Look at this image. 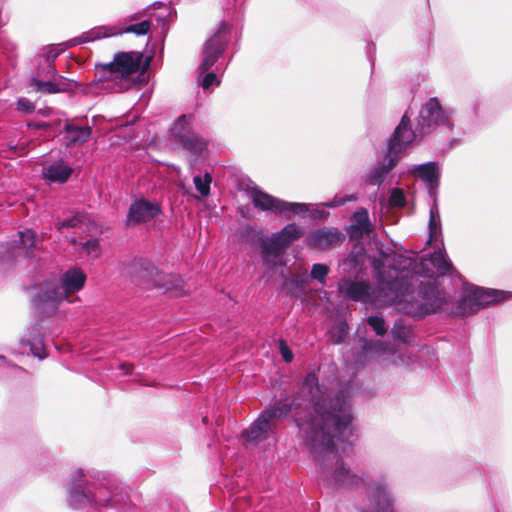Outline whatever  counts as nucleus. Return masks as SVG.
I'll list each match as a JSON object with an SVG mask.
<instances>
[{
    "label": "nucleus",
    "mask_w": 512,
    "mask_h": 512,
    "mask_svg": "<svg viewBox=\"0 0 512 512\" xmlns=\"http://www.w3.org/2000/svg\"><path fill=\"white\" fill-rule=\"evenodd\" d=\"M14 149L15 151H17L18 149H20V153H23L24 152V147L22 146L21 148H18V146H14Z\"/></svg>",
    "instance_id": "nucleus-47"
},
{
    "label": "nucleus",
    "mask_w": 512,
    "mask_h": 512,
    "mask_svg": "<svg viewBox=\"0 0 512 512\" xmlns=\"http://www.w3.org/2000/svg\"><path fill=\"white\" fill-rule=\"evenodd\" d=\"M88 479L83 469H77L72 474L68 487V503L72 508H108L123 503L124 496L118 484L111 478Z\"/></svg>",
    "instance_id": "nucleus-3"
},
{
    "label": "nucleus",
    "mask_w": 512,
    "mask_h": 512,
    "mask_svg": "<svg viewBox=\"0 0 512 512\" xmlns=\"http://www.w3.org/2000/svg\"><path fill=\"white\" fill-rule=\"evenodd\" d=\"M329 273V267L325 264H314L311 269V277L317 280L320 284L324 285L326 282V277Z\"/></svg>",
    "instance_id": "nucleus-31"
},
{
    "label": "nucleus",
    "mask_w": 512,
    "mask_h": 512,
    "mask_svg": "<svg viewBox=\"0 0 512 512\" xmlns=\"http://www.w3.org/2000/svg\"><path fill=\"white\" fill-rule=\"evenodd\" d=\"M294 412L295 422L307 446L314 454L317 471L323 484L332 487L363 489L371 508L363 512H394V497L384 480H372L367 474H358L346 466L340 451L350 447L351 407L343 391L319 385L314 372L308 373L301 394L292 404L280 400L265 409L243 431L247 443L258 444L273 434L272 420Z\"/></svg>",
    "instance_id": "nucleus-1"
},
{
    "label": "nucleus",
    "mask_w": 512,
    "mask_h": 512,
    "mask_svg": "<svg viewBox=\"0 0 512 512\" xmlns=\"http://www.w3.org/2000/svg\"><path fill=\"white\" fill-rule=\"evenodd\" d=\"M416 173L429 187L430 191L436 189L439 184V169L433 162L415 166L412 170Z\"/></svg>",
    "instance_id": "nucleus-22"
},
{
    "label": "nucleus",
    "mask_w": 512,
    "mask_h": 512,
    "mask_svg": "<svg viewBox=\"0 0 512 512\" xmlns=\"http://www.w3.org/2000/svg\"><path fill=\"white\" fill-rule=\"evenodd\" d=\"M302 236L303 230L295 223H291L270 237L263 239L261 242V257L264 264L269 268L280 265L283 251Z\"/></svg>",
    "instance_id": "nucleus-7"
},
{
    "label": "nucleus",
    "mask_w": 512,
    "mask_h": 512,
    "mask_svg": "<svg viewBox=\"0 0 512 512\" xmlns=\"http://www.w3.org/2000/svg\"><path fill=\"white\" fill-rule=\"evenodd\" d=\"M60 54V51L56 48H48L45 53H44V59H45V62L46 64H52L56 58L59 56Z\"/></svg>",
    "instance_id": "nucleus-41"
},
{
    "label": "nucleus",
    "mask_w": 512,
    "mask_h": 512,
    "mask_svg": "<svg viewBox=\"0 0 512 512\" xmlns=\"http://www.w3.org/2000/svg\"><path fill=\"white\" fill-rule=\"evenodd\" d=\"M280 352H281V355H282L284 361L290 362L293 359L292 351L288 348V346L283 341L280 342Z\"/></svg>",
    "instance_id": "nucleus-42"
},
{
    "label": "nucleus",
    "mask_w": 512,
    "mask_h": 512,
    "mask_svg": "<svg viewBox=\"0 0 512 512\" xmlns=\"http://www.w3.org/2000/svg\"><path fill=\"white\" fill-rule=\"evenodd\" d=\"M85 281L86 275L80 268H70L61 276L60 288H47L36 294L33 307L39 314L49 316L57 310L64 297L71 302L69 295L81 290Z\"/></svg>",
    "instance_id": "nucleus-4"
},
{
    "label": "nucleus",
    "mask_w": 512,
    "mask_h": 512,
    "mask_svg": "<svg viewBox=\"0 0 512 512\" xmlns=\"http://www.w3.org/2000/svg\"><path fill=\"white\" fill-rule=\"evenodd\" d=\"M133 272L140 283L163 291L182 290V279L177 275L159 271L151 262L141 260L133 266Z\"/></svg>",
    "instance_id": "nucleus-11"
},
{
    "label": "nucleus",
    "mask_w": 512,
    "mask_h": 512,
    "mask_svg": "<svg viewBox=\"0 0 512 512\" xmlns=\"http://www.w3.org/2000/svg\"><path fill=\"white\" fill-rule=\"evenodd\" d=\"M378 288L372 289L365 281L342 279L338 288L348 298L374 304L376 307L391 305L394 302H406L411 294L408 281L409 271H400L395 267H377Z\"/></svg>",
    "instance_id": "nucleus-2"
},
{
    "label": "nucleus",
    "mask_w": 512,
    "mask_h": 512,
    "mask_svg": "<svg viewBox=\"0 0 512 512\" xmlns=\"http://www.w3.org/2000/svg\"><path fill=\"white\" fill-rule=\"evenodd\" d=\"M147 10H148V9H145V10H143L142 12H136V13H134V14L130 15V16L127 18V20H128V21H136V20H138L140 17H142V16H144V15H145V13H146V11H147Z\"/></svg>",
    "instance_id": "nucleus-45"
},
{
    "label": "nucleus",
    "mask_w": 512,
    "mask_h": 512,
    "mask_svg": "<svg viewBox=\"0 0 512 512\" xmlns=\"http://www.w3.org/2000/svg\"><path fill=\"white\" fill-rule=\"evenodd\" d=\"M396 352L394 346L387 342L363 340L362 351L358 356L357 363L365 365L371 361L385 357L386 355H394Z\"/></svg>",
    "instance_id": "nucleus-17"
},
{
    "label": "nucleus",
    "mask_w": 512,
    "mask_h": 512,
    "mask_svg": "<svg viewBox=\"0 0 512 512\" xmlns=\"http://www.w3.org/2000/svg\"><path fill=\"white\" fill-rule=\"evenodd\" d=\"M119 369L122 371V375H129L132 372V365L123 363L119 365Z\"/></svg>",
    "instance_id": "nucleus-44"
},
{
    "label": "nucleus",
    "mask_w": 512,
    "mask_h": 512,
    "mask_svg": "<svg viewBox=\"0 0 512 512\" xmlns=\"http://www.w3.org/2000/svg\"><path fill=\"white\" fill-rule=\"evenodd\" d=\"M72 169L62 162L43 168L42 175L48 182L64 183L68 180Z\"/></svg>",
    "instance_id": "nucleus-23"
},
{
    "label": "nucleus",
    "mask_w": 512,
    "mask_h": 512,
    "mask_svg": "<svg viewBox=\"0 0 512 512\" xmlns=\"http://www.w3.org/2000/svg\"><path fill=\"white\" fill-rule=\"evenodd\" d=\"M312 205L298 202L284 201L281 203L279 215L286 219H291L292 215L304 217L307 213L311 212Z\"/></svg>",
    "instance_id": "nucleus-26"
},
{
    "label": "nucleus",
    "mask_w": 512,
    "mask_h": 512,
    "mask_svg": "<svg viewBox=\"0 0 512 512\" xmlns=\"http://www.w3.org/2000/svg\"><path fill=\"white\" fill-rule=\"evenodd\" d=\"M220 80L217 78L216 74L213 72L207 73L202 79V87L203 89H209L212 85H219Z\"/></svg>",
    "instance_id": "nucleus-37"
},
{
    "label": "nucleus",
    "mask_w": 512,
    "mask_h": 512,
    "mask_svg": "<svg viewBox=\"0 0 512 512\" xmlns=\"http://www.w3.org/2000/svg\"><path fill=\"white\" fill-rule=\"evenodd\" d=\"M82 222V216L80 215H75L73 216L72 218L70 219H67V220H64L62 222H59L57 224L58 226V229H62V228H65V227H76L78 226L80 223Z\"/></svg>",
    "instance_id": "nucleus-38"
},
{
    "label": "nucleus",
    "mask_w": 512,
    "mask_h": 512,
    "mask_svg": "<svg viewBox=\"0 0 512 512\" xmlns=\"http://www.w3.org/2000/svg\"><path fill=\"white\" fill-rule=\"evenodd\" d=\"M194 116L183 114L179 116L169 131L170 141L184 150L200 156L206 149L207 143L192 129Z\"/></svg>",
    "instance_id": "nucleus-9"
},
{
    "label": "nucleus",
    "mask_w": 512,
    "mask_h": 512,
    "mask_svg": "<svg viewBox=\"0 0 512 512\" xmlns=\"http://www.w3.org/2000/svg\"><path fill=\"white\" fill-rule=\"evenodd\" d=\"M83 249L88 255L97 257L100 253L99 241L97 239H91L83 244Z\"/></svg>",
    "instance_id": "nucleus-34"
},
{
    "label": "nucleus",
    "mask_w": 512,
    "mask_h": 512,
    "mask_svg": "<svg viewBox=\"0 0 512 512\" xmlns=\"http://www.w3.org/2000/svg\"><path fill=\"white\" fill-rule=\"evenodd\" d=\"M409 124L410 120L407 113H405L400 124L395 129L393 137L389 140L387 154L383 163L373 168L367 176L369 184L380 186L396 165L399 155L415 140V134L409 127Z\"/></svg>",
    "instance_id": "nucleus-5"
},
{
    "label": "nucleus",
    "mask_w": 512,
    "mask_h": 512,
    "mask_svg": "<svg viewBox=\"0 0 512 512\" xmlns=\"http://www.w3.org/2000/svg\"><path fill=\"white\" fill-rule=\"evenodd\" d=\"M454 110L443 108L437 98H430L421 108L417 120V132L412 131L417 136H423L432 128L437 126L452 127L451 119Z\"/></svg>",
    "instance_id": "nucleus-10"
},
{
    "label": "nucleus",
    "mask_w": 512,
    "mask_h": 512,
    "mask_svg": "<svg viewBox=\"0 0 512 512\" xmlns=\"http://www.w3.org/2000/svg\"><path fill=\"white\" fill-rule=\"evenodd\" d=\"M249 194L250 199L256 208L279 215L280 206L281 203H283V200L267 194L258 188H252Z\"/></svg>",
    "instance_id": "nucleus-20"
},
{
    "label": "nucleus",
    "mask_w": 512,
    "mask_h": 512,
    "mask_svg": "<svg viewBox=\"0 0 512 512\" xmlns=\"http://www.w3.org/2000/svg\"><path fill=\"white\" fill-rule=\"evenodd\" d=\"M40 73V77H42L41 79H54V80H58V79H64L63 77L59 76L57 74V71L52 67V64H45V66L42 68L41 71L38 72V74Z\"/></svg>",
    "instance_id": "nucleus-35"
},
{
    "label": "nucleus",
    "mask_w": 512,
    "mask_h": 512,
    "mask_svg": "<svg viewBox=\"0 0 512 512\" xmlns=\"http://www.w3.org/2000/svg\"><path fill=\"white\" fill-rule=\"evenodd\" d=\"M6 364H7V360L5 359V357L0 355V366L6 365Z\"/></svg>",
    "instance_id": "nucleus-46"
},
{
    "label": "nucleus",
    "mask_w": 512,
    "mask_h": 512,
    "mask_svg": "<svg viewBox=\"0 0 512 512\" xmlns=\"http://www.w3.org/2000/svg\"><path fill=\"white\" fill-rule=\"evenodd\" d=\"M17 109L24 113H31L34 110V105L30 100L26 98H20L17 101Z\"/></svg>",
    "instance_id": "nucleus-40"
},
{
    "label": "nucleus",
    "mask_w": 512,
    "mask_h": 512,
    "mask_svg": "<svg viewBox=\"0 0 512 512\" xmlns=\"http://www.w3.org/2000/svg\"><path fill=\"white\" fill-rule=\"evenodd\" d=\"M31 86H33L36 91L52 94L68 91L71 89L72 85L65 79H40L39 73L36 77L31 79Z\"/></svg>",
    "instance_id": "nucleus-21"
},
{
    "label": "nucleus",
    "mask_w": 512,
    "mask_h": 512,
    "mask_svg": "<svg viewBox=\"0 0 512 512\" xmlns=\"http://www.w3.org/2000/svg\"><path fill=\"white\" fill-rule=\"evenodd\" d=\"M355 200H356L355 195H351L349 197L335 196V198L332 201L323 203L322 205L326 206V207L333 208V207L341 206V205L345 204L347 201H355Z\"/></svg>",
    "instance_id": "nucleus-36"
},
{
    "label": "nucleus",
    "mask_w": 512,
    "mask_h": 512,
    "mask_svg": "<svg viewBox=\"0 0 512 512\" xmlns=\"http://www.w3.org/2000/svg\"><path fill=\"white\" fill-rule=\"evenodd\" d=\"M161 209L157 203L146 200H139L130 206L127 222L128 224H139L155 218Z\"/></svg>",
    "instance_id": "nucleus-19"
},
{
    "label": "nucleus",
    "mask_w": 512,
    "mask_h": 512,
    "mask_svg": "<svg viewBox=\"0 0 512 512\" xmlns=\"http://www.w3.org/2000/svg\"><path fill=\"white\" fill-rule=\"evenodd\" d=\"M419 295L421 302L419 304V314L424 315L431 312L443 311L447 304L448 295L432 282L421 284Z\"/></svg>",
    "instance_id": "nucleus-15"
},
{
    "label": "nucleus",
    "mask_w": 512,
    "mask_h": 512,
    "mask_svg": "<svg viewBox=\"0 0 512 512\" xmlns=\"http://www.w3.org/2000/svg\"><path fill=\"white\" fill-rule=\"evenodd\" d=\"M391 333L394 339L407 342L410 336V328L402 320H398L394 323Z\"/></svg>",
    "instance_id": "nucleus-30"
},
{
    "label": "nucleus",
    "mask_w": 512,
    "mask_h": 512,
    "mask_svg": "<svg viewBox=\"0 0 512 512\" xmlns=\"http://www.w3.org/2000/svg\"><path fill=\"white\" fill-rule=\"evenodd\" d=\"M19 244L4 247L0 245V260L15 259L17 256H29L30 250L35 246V233L32 230H25L18 233Z\"/></svg>",
    "instance_id": "nucleus-18"
},
{
    "label": "nucleus",
    "mask_w": 512,
    "mask_h": 512,
    "mask_svg": "<svg viewBox=\"0 0 512 512\" xmlns=\"http://www.w3.org/2000/svg\"><path fill=\"white\" fill-rule=\"evenodd\" d=\"M142 54L138 52H120L109 63L96 66L100 80L112 82L111 89L120 91L129 87V78L136 73L142 62Z\"/></svg>",
    "instance_id": "nucleus-6"
},
{
    "label": "nucleus",
    "mask_w": 512,
    "mask_h": 512,
    "mask_svg": "<svg viewBox=\"0 0 512 512\" xmlns=\"http://www.w3.org/2000/svg\"><path fill=\"white\" fill-rule=\"evenodd\" d=\"M335 330L331 331V340L334 343H340L343 341L346 335V324L342 323L339 327H337V335H335Z\"/></svg>",
    "instance_id": "nucleus-39"
},
{
    "label": "nucleus",
    "mask_w": 512,
    "mask_h": 512,
    "mask_svg": "<svg viewBox=\"0 0 512 512\" xmlns=\"http://www.w3.org/2000/svg\"><path fill=\"white\" fill-rule=\"evenodd\" d=\"M229 42V26L222 22L217 31L205 42L203 58L199 69L202 73L208 71L218 60Z\"/></svg>",
    "instance_id": "nucleus-13"
},
{
    "label": "nucleus",
    "mask_w": 512,
    "mask_h": 512,
    "mask_svg": "<svg viewBox=\"0 0 512 512\" xmlns=\"http://www.w3.org/2000/svg\"><path fill=\"white\" fill-rule=\"evenodd\" d=\"M65 133L68 144L80 145L90 139L92 131L88 126H75L72 124L65 125Z\"/></svg>",
    "instance_id": "nucleus-24"
},
{
    "label": "nucleus",
    "mask_w": 512,
    "mask_h": 512,
    "mask_svg": "<svg viewBox=\"0 0 512 512\" xmlns=\"http://www.w3.org/2000/svg\"><path fill=\"white\" fill-rule=\"evenodd\" d=\"M21 343L23 345H27L30 347V352L40 358V359H43L46 357V354L44 352L45 350V346H44V343H43V340L41 338H35V339H30V338H23L21 340Z\"/></svg>",
    "instance_id": "nucleus-29"
},
{
    "label": "nucleus",
    "mask_w": 512,
    "mask_h": 512,
    "mask_svg": "<svg viewBox=\"0 0 512 512\" xmlns=\"http://www.w3.org/2000/svg\"><path fill=\"white\" fill-rule=\"evenodd\" d=\"M212 178L209 173H205L203 176H194L193 182L196 190L200 193L201 197H207L210 193V184Z\"/></svg>",
    "instance_id": "nucleus-28"
},
{
    "label": "nucleus",
    "mask_w": 512,
    "mask_h": 512,
    "mask_svg": "<svg viewBox=\"0 0 512 512\" xmlns=\"http://www.w3.org/2000/svg\"><path fill=\"white\" fill-rule=\"evenodd\" d=\"M368 325L375 331L377 335H384L387 332L385 321L379 316H369L366 319Z\"/></svg>",
    "instance_id": "nucleus-33"
},
{
    "label": "nucleus",
    "mask_w": 512,
    "mask_h": 512,
    "mask_svg": "<svg viewBox=\"0 0 512 512\" xmlns=\"http://www.w3.org/2000/svg\"><path fill=\"white\" fill-rule=\"evenodd\" d=\"M410 363H412V360L409 356L405 355V354H400L396 360L393 361V364L396 365V366H399V365H409Z\"/></svg>",
    "instance_id": "nucleus-43"
},
{
    "label": "nucleus",
    "mask_w": 512,
    "mask_h": 512,
    "mask_svg": "<svg viewBox=\"0 0 512 512\" xmlns=\"http://www.w3.org/2000/svg\"><path fill=\"white\" fill-rule=\"evenodd\" d=\"M428 229V243L431 244L432 242H436L438 237L441 236V219L439 209L436 203H434L430 208Z\"/></svg>",
    "instance_id": "nucleus-27"
},
{
    "label": "nucleus",
    "mask_w": 512,
    "mask_h": 512,
    "mask_svg": "<svg viewBox=\"0 0 512 512\" xmlns=\"http://www.w3.org/2000/svg\"><path fill=\"white\" fill-rule=\"evenodd\" d=\"M511 293L503 290L484 289L476 286L466 287L461 299L451 310V313L465 317L493 303L503 301L510 297Z\"/></svg>",
    "instance_id": "nucleus-8"
},
{
    "label": "nucleus",
    "mask_w": 512,
    "mask_h": 512,
    "mask_svg": "<svg viewBox=\"0 0 512 512\" xmlns=\"http://www.w3.org/2000/svg\"><path fill=\"white\" fill-rule=\"evenodd\" d=\"M151 23L148 20L141 21L137 24L129 25L127 27H120L117 25L112 26H99L87 32H84L77 38L70 41V45H77L80 43L91 42L102 38L121 35L123 33H133L137 36H143L150 31Z\"/></svg>",
    "instance_id": "nucleus-12"
},
{
    "label": "nucleus",
    "mask_w": 512,
    "mask_h": 512,
    "mask_svg": "<svg viewBox=\"0 0 512 512\" xmlns=\"http://www.w3.org/2000/svg\"><path fill=\"white\" fill-rule=\"evenodd\" d=\"M354 224L351 227V235L353 237H362L371 231V224L367 210L361 209L354 213Z\"/></svg>",
    "instance_id": "nucleus-25"
},
{
    "label": "nucleus",
    "mask_w": 512,
    "mask_h": 512,
    "mask_svg": "<svg viewBox=\"0 0 512 512\" xmlns=\"http://www.w3.org/2000/svg\"><path fill=\"white\" fill-rule=\"evenodd\" d=\"M412 270L414 273L426 277H433L435 274L452 276L456 273L445 252L440 248L421 258L420 262L415 264Z\"/></svg>",
    "instance_id": "nucleus-14"
},
{
    "label": "nucleus",
    "mask_w": 512,
    "mask_h": 512,
    "mask_svg": "<svg viewBox=\"0 0 512 512\" xmlns=\"http://www.w3.org/2000/svg\"><path fill=\"white\" fill-rule=\"evenodd\" d=\"M388 202L390 207L403 208L406 204L403 190L399 188L392 189Z\"/></svg>",
    "instance_id": "nucleus-32"
},
{
    "label": "nucleus",
    "mask_w": 512,
    "mask_h": 512,
    "mask_svg": "<svg viewBox=\"0 0 512 512\" xmlns=\"http://www.w3.org/2000/svg\"><path fill=\"white\" fill-rule=\"evenodd\" d=\"M344 239L342 233L334 227L312 230L306 237V244L315 249H328Z\"/></svg>",
    "instance_id": "nucleus-16"
}]
</instances>
